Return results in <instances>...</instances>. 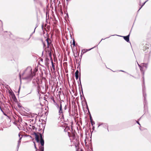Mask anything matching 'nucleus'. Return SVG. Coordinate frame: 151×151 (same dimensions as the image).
<instances>
[{
    "label": "nucleus",
    "instance_id": "obj_54",
    "mask_svg": "<svg viewBox=\"0 0 151 151\" xmlns=\"http://www.w3.org/2000/svg\"><path fill=\"white\" fill-rule=\"evenodd\" d=\"M20 88H19V90H18V92H19V91H20Z\"/></svg>",
    "mask_w": 151,
    "mask_h": 151
},
{
    "label": "nucleus",
    "instance_id": "obj_16",
    "mask_svg": "<svg viewBox=\"0 0 151 151\" xmlns=\"http://www.w3.org/2000/svg\"><path fill=\"white\" fill-rule=\"evenodd\" d=\"M12 98L13 99L14 101H17V99L14 94L12 96Z\"/></svg>",
    "mask_w": 151,
    "mask_h": 151
},
{
    "label": "nucleus",
    "instance_id": "obj_47",
    "mask_svg": "<svg viewBox=\"0 0 151 151\" xmlns=\"http://www.w3.org/2000/svg\"><path fill=\"white\" fill-rule=\"evenodd\" d=\"M88 113L89 114V115H90V114H91V113H90V112L89 110H88Z\"/></svg>",
    "mask_w": 151,
    "mask_h": 151
},
{
    "label": "nucleus",
    "instance_id": "obj_22",
    "mask_svg": "<svg viewBox=\"0 0 151 151\" xmlns=\"http://www.w3.org/2000/svg\"><path fill=\"white\" fill-rule=\"evenodd\" d=\"M90 122H91V125L92 126H93L94 124H95V122L93 121V120H92V121H90Z\"/></svg>",
    "mask_w": 151,
    "mask_h": 151
},
{
    "label": "nucleus",
    "instance_id": "obj_30",
    "mask_svg": "<svg viewBox=\"0 0 151 151\" xmlns=\"http://www.w3.org/2000/svg\"><path fill=\"white\" fill-rule=\"evenodd\" d=\"M142 70H141V71H142L143 72V73H144V71H145V70H144V68H143V67L142 66Z\"/></svg>",
    "mask_w": 151,
    "mask_h": 151
},
{
    "label": "nucleus",
    "instance_id": "obj_6",
    "mask_svg": "<svg viewBox=\"0 0 151 151\" xmlns=\"http://www.w3.org/2000/svg\"><path fill=\"white\" fill-rule=\"evenodd\" d=\"M59 110L58 111V113L60 115H61L62 116L61 118H63V119H64V116H65V112H63V111L62 104L61 103H60V107H59Z\"/></svg>",
    "mask_w": 151,
    "mask_h": 151
},
{
    "label": "nucleus",
    "instance_id": "obj_14",
    "mask_svg": "<svg viewBox=\"0 0 151 151\" xmlns=\"http://www.w3.org/2000/svg\"><path fill=\"white\" fill-rule=\"evenodd\" d=\"M35 2H36L40 6H42V3L39 0H36Z\"/></svg>",
    "mask_w": 151,
    "mask_h": 151
},
{
    "label": "nucleus",
    "instance_id": "obj_50",
    "mask_svg": "<svg viewBox=\"0 0 151 151\" xmlns=\"http://www.w3.org/2000/svg\"><path fill=\"white\" fill-rule=\"evenodd\" d=\"M82 53H81V57H82Z\"/></svg>",
    "mask_w": 151,
    "mask_h": 151
},
{
    "label": "nucleus",
    "instance_id": "obj_8",
    "mask_svg": "<svg viewBox=\"0 0 151 151\" xmlns=\"http://www.w3.org/2000/svg\"><path fill=\"white\" fill-rule=\"evenodd\" d=\"M79 82H78V86H80L81 88V91H82V95H83V96L84 99H85V98L83 96V89L82 88V85H81V73H80V77L79 78Z\"/></svg>",
    "mask_w": 151,
    "mask_h": 151
},
{
    "label": "nucleus",
    "instance_id": "obj_55",
    "mask_svg": "<svg viewBox=\"0 0 151 151\" xmlns=\"http://www.w3.org/2000/svg\"><path fill=\"white\" fill-rule=\"evenodd\" d=\"M33 33H32L30 35V36H31L33 34Z\"/></svg>",
    "mask_w": 151,
    "mask_h": 151
},
{
    "label": "nucleus",
    "instance_id": "obj_44",
    "mask_svg": "<svg viewBox=\"0 0 151 151\" xmlns=\"http://www.w3.org/2000/svg\"><path fill=\"white\" fill-rule=\"evenodd\" d=\"M27 136H29V137H30L31 138H32V137L31 136H30V135H28Z\"/></svg>",
    "mask_w": 151,
    "mask_h": 151
},
{
    "label": "nucleus",
    "instance_id": "obj_62",
    "mask_svg": "<svg viewBox=\"0 0 151 151\" xmlns=\"http://www.w3.org/2000/svg\"><path fill=\"white\" fill-rule=\"evenodd\" d=\"M66 0V1H68L69 0Z\"/></svg>",
    "mask_w": 151,
    "mask_h": 151
},
{
    "label": "nucleus",
    "instance_id": "obj_57",
    "mask_svg": "<svg viewBox=\"0 0 151 151\" xmlns=\"http://www.w3.org/2000/svg\"><path fill=\"white\" fill-rule=\"evenodd\" d=\"M41 60L42 61L43 60V59H42Z\"/></svg>",
    "mask_w": 151,
    "mask_h": 151
},
{
    "label": "nucleus",
    "instance_id": "obj_34",
    "mask_svg": "<svg viewBox=\"0 0 151 151\" xmlns=\"http://www.w3.org/2000/svg\"><path fill=\"white\" fill-rule=\"evenodd\" d=\"M136 121V123L138 124L140 126V124L139 123V122L137 121Z\"/></svg>",
    "mask_w": 151,
    "mask_h": 151
},
{
    "label": "nucleus",
    "instance_id": "obj_3",
    "mask_svg": "<svg viewBox=\"0 0 151 151\" xmlns=\"http://www.w3.org/2000/svg\"><path fill=\"white\" fill-rule=\"evenodd\" d=\"M142 47L143 50L145 51L147 49L149 50V51L147 50V52H145V53H150V50L149 49L150 46V45L148 42H144L143 43H142Z\"/></svg>",
    "mask_w": 151,
    "mask_h": 151
},
{
    "label": "nucleus",
    "instance_id": "obj_36",
    "mask_svg": "<svg viewBox=\"0 0 151 151\" xmlns=\"http://www.w3.org/2000/svg\"><path fill=\"white\" fill-rule=\"evenodd\" d=\"M106 37V38H105L104 39H102L101 40L100 42H99V44L101 42L102 40H105V39H106V38H108L109 37Z\"/></svg>",
    "mask_w": 151,
    "mask_h": 151
},
{
    "label": "nucleus",
    "instance_id": "obj_51",
    "mask_svg": "<svg viewBox=\"0 0 151 151\" xmlns=\"http://www.w3.org/2000/svg\"><path fill=\"white\" fill-rule=\"evenodd\" d=\"M35 148L36 149V148H36V146H35Z\"/></svg>",
    "mask_w": 151,
    "mask_h": 151
},
{
    "label": "nucleus",
    "instance_id": "obj_17",
    "mask_svg": "<svg viewBox=\"0 0 151 151\" xmlns=\"http://www.w3.org/2000/svg\"><path fill=\"white\" fill-rule=\"evenodd\" d=\"M39 149L41 151H44V146H41L40 147Z\"/></svg>",
    "mask_w": 151,
    "mask_h": 151
},
{
    "label": "nucleus",
    "instance_id": "obj_11",
    "mask_svg": "<svg viewBox=\"0 0 151 151\" xmlns=\"http://www.w3.org/2000/svg\"><path fill=\"white\" fill-rule=\"evenodd\" d=\"M46 40V41L47 44V47L48 48L49 47V45H50L51 43V41L48 38H47Z\"/></svg>",
    "mask_w": 151,
    "mask_h": 151
},
{
    "label": "nucleus",
    "instance_id": "obj_41",
    "mask_svg": "<svg viewBox=\"0 0 151 151\" xmlns=\"http://www.w3.org/2000/svg\"><path fill=\"white\" fill-rule=\"evenodd\" d=\"M76 80H78V77L75 76Z\"/></svg>",
    "mask_w": 151,
    "mask_h": 151
},
{
    "label": "nucleus",
    "instance_id": "obj_49",
    "mask_svg": "<svg viewBox=\"0 0 151 151\" xmlns=\"http://www.w3.org/2000/svg\"><path fill=\"white\" fill-rule=\"evenodd\" d=\"M82 53H81V57H82Z\"/></svg>",
    "mask_w": 151,
    "mask_h": 151
},
{
    "label": "nucleus",
    "instance_id": "obj_38",
    "mask_svg": "<svg viewBox=\"0 0 151 151\" xmlns=\"http://www.w3.org/2000/svg\"><path fill=\"white\" fill-rule=\"evenodd\" d=\"M100 123H99L98 124V127H99L100 126H101V125L100 124Z\"/></svg>",
    "mask_w": 151,
    "mask_h": 151
},
{
    "label": "nucleus",
    "instance_id": "obj_58",
    "mask_svg": "<svg viewBox=\"0 0 151 151\" xmlns=\"http://www.w3.org/2000/svg\"><path fill=\"white\" fill-rule=\"evenodd\" d=\"M19 76H20V77H21V75H20V74H19Z\"/></svg>",
    "mask_w": 151,
    "mask_h": 151
},
{
    "label": "nucleus",
    "instance_id": "obj_33",
    "mask_svg": "<svg viewBox=\"0 0 151 151\" xmlns=\"http://www.w3.org/2000/svg\"><path fill=\"white\" fill-rule=\"evenodd\" d=\"M67 109V107H66V105H65L64 108V110H66Z\"/></svg>",
    "mask_w": 151,
    "mask_h": 151
},
{
    "label": "nucleus",
    "instance_id": "obj_25",
    "mask_svg": "<svg viewBox=\"0 0 151 151\" xmlns=\"http://www.w3.org/2000/svg\"><path fill=\"white\" fill-rule=\"evenodd\" d=\"M38 24H37L36 25V27L35 28L34 30V32H32V33H35V29L36 28L38 27Z\"/></svg>",
    "mask_w": 151,
    "mask_h": 151
},
{
    "label": "nucleus",
    "instance_id": "obj_10",
    "mask_svg": "<svg viewBox=\"0 0 151 151\" xmlns=\"http://www.w3.org/2000/svg\"><path fill=\"white\" fill-rule=\"evenodd\" d=\"M44 129L43 130L42 133H38L37 134L38 135H39H39H40V140L44 139H43L44 136H43V135H42V134H43V133H44Z\"/></svg>",
    "mask_w": 151,
    "mask_h": 151
},
{
    "label": "nucleus",
    "instance_id": "obj_60",
    "mask_svg": "<svg viewBox=\"0 0 151 151\" xmlns=\"http://www.w3.org/2000/svg\"><path fill=\"white\" fill-rule=\"evenodd\" d=\"M53 101H54V102H55V101L54 100H53Z\"/></svg>",
    "mask_w": 151,
    "mask_h": 151
},
{
    "label": "nucleus",
    "instance_id": "obj_28",
    "mask_svg": "<svg viewBox=\"0 0 151 151\" xmlns=\"http://www.w3.org/2000/svg\"><path fill=\"white\" fill-rule=\"evenodd\" d=\"M90 121H92V120H93V119L91 114H90Z\"/></svg>",
    "mask_w": 151,
    "mask_h": 151
},
{
    "label": "nucleus",
    "instance_id": "obj_46",
    "mask_svg": "<svg viewBox=\"0 0 151 151\" xmlns=\"http://www.w3.org/2000/svg\"><path fill=\"white\" fill-rule=\"evenodd\" d=\"M42 29H43V24H42Z\"/></svg>",
    "mask_w": 151,
    "mask_h": 151
},
{
    "label": "nucleus",
    "instance_id": "obj_32",
    "mask_svg": "<svg viewBox=\"0 0 151 151\" xmlns=\"http://www.w3.org/2000/svg\"><path fill=\"white\" fill-rule=\"evenodd\" d=\"M19 146L20 145H17V151H18Z\"/></svg>",
    "mask_w": 151,
    "mask_h": 151
},
{
    "label": "nucleus",
    "instance_id": "obj_27",
    "mask_svg": "<svg viewBox=\"0 0 151 151\" xmlns=\"http://www.w3.org/2000/svg\"><path fill=\"white\" fill-rule=\"evenodd\" d=\"M85 102H86V109H87V110H89V109H88V105H87V102H86V100H85Z\"/></svg>",
    "mask_w": 151,
    "mask_h": 151
},
{
    "label": "nucleus",
    "instance_id": "obj_48",
    "mask_svg": "<svg viewBox=\"0 0 151 151\" xmlns=\"http://www.w3.org/2000/svg\"><path fill=\"white\" fill-rule=\"evenodd\" d=\"M80 97L81 99L82 98V95L81 94L80 95Z\"/></svg>",
    "mask_w": 151,
    "mask_h": 151
},
{
    "label": "nucleus",
    "instance_id": "obj_1",
    "mask_svg": "<svg viewBox=\"0 0 151 151\" xmlns=\"http://www.w3.org/2000/svg\"><path fill=\"white\" fill-rule=\"evenodd\" d=\"M32 68L31 67L28 66L27 67L22 74L25 75L24 79L31 80L35 76L36 73L37 71V69L35 68L33 71H32Z\"/></svg>",
    "mask_w": 151,
    "mask_h": 151
},
{
    "label": "nucleus",
    "instance_id": "obj_42",
    "mask_svg": "<svg viewBox=\"0 0 151 151\" xmlns=\"http://www.w3.org/2000/svg\"><path fill=\"white\" fill-rule=\"evenodd\" d=\"M70 109H69V111H68V113H69V115H70Z\"/></svg>",
    "mask_w": 151,
    "mask_h": 151
},
{
    "label": "nucleus",
    "instance_id": "obj_37",
    "mask_svg": "<svg viewBox=\"0 0 151 151\" xmlns=\"http://www.w3.org/2000/svg\"><path fill=\"white\" fill-rule=\"evenodd\" d=\"M18 107L19 108H20L21 107H22V106H21V105H18Z\"/></svg>",
    "mask_w": 151,
    "mask_h": 151
},
{
    "label": "nucleus",
    "instance_id": "obj_40",
    "mask_svg": "<svg viewBox=\"0 0 151 151\" xmlns=\"http://www.w3.org/2000/svg\"><path fill=\"white\" fill-rule=\"evenodd\" d=\"M75 76L78 77H79V74H75Z\"/></svg>",
    "mask_w": 151,
    "mask_h": 151
},
{
    "label": "nucleus",
    "instance_id": "obj_18",
    "mask_svg": "<svg viewBox=\"0 0 151 151\" xmlns=\"http://www.w3.org/2000/svg\"><path fill=\"white\" fill-rule=\"evenodd\" d=\"M149 0H147L140 7L139 9V10L138 11V12L139 11L140 9L144 5V4H145V3L147 1Z\"/></svg>",
    "mask_w": 151,
    "mask_h": 151
},
{
    "label": "nucleus",
    "instance_id": "obj_26",
    "mask_svg": "<svg viewBox=\"0 0 151 151\" xmlns=\"http://www.w3.org/2000/svg\"><path fill=\"white\" fill-rule=\"evenodd\" d=\"M21 140L19 139V140L18 141L17 145H20V144H21Z\"/></svg>",
    "mask_w": 151,
    "mask_h": 151
},
{
    "label": "nucleus",
    "instance_id": "obj_31",
    "mask_svg": "<svg viewBox=\"0 0 151 151\" xmlns=\"http://www.w3.org/2000/svg\"><path fill=\"white\" fill-rule=\"evenodd\" d=\"M32 128L33 129H35V130H36V129H37V128H35L34 126H32Z\"/></svg>",
    "mask_w": 151,
    "mask_h": 151
},
{
    "label": "nucleus",
    "instance_id": "obj_12",
    "mask_svg": "<svg viewBox=\"0 0 151 151\" xmlns=\"http://www.w3.org/2000/svg\"><path fill=\"white\" fill-rule=\"evenodd\" d=\"M49 61V60L48 58H46L45 60V65L47 67H48L49 63L48 61Z\"/></svg>",
    "mask_w": 151,
    "mask_h": 151
},
{
    "label": "nucleus",
    "instance_id": "obj_35",
    "mask_svg": "<svg viewBox=\"0 0 151 151\" xmlns=\"http://www.w3.org/2000/svg\"><path fill=\"white\" fill-rule=\"evenodd\" d=\"M49 56H50V57H51V52H50V53H49Z\"/></svg>",
    "mask_w": 151,
    "mask_h": 151
},
{
    "label": "nucleus",
    "instance_id": "obj_2",
    "mask_svg": "<svg viewBox=\"0 0 151 151\" xmlns=\"http://www.w3.org/2000/svg\"><path fill=\"white\" fill-rule=\"evenodd\" d=\"M143 84L142 85V93H143V96L144 98V108H145L146 105H147V101L146 100V94L145 92V81H144V76L143 77Z\"/></svg>",
    "mask_w": 151,
    "mask_h": 151
},
{
    "label": "nucleus",
    "instance_id": "obj_61",
    "mask_svg": "<svg viewBox=\"0 0 151 151\" xmlns=\"http://www.w3.org/2000/svg\"><path fill=\"white\" fill-rule=\"evenodd\" d=\"M68 133L69 134L70 133L69 132H68Z\"/></svg>",
    "mask_w": 151,
    "mask_h": 151
},
{
    "label": "nucleus",
    "instance_id": "obj_21",
    "mask_svg": "<svg viewBox=\"0 0 151 151\" xmlns=\"http://www.w3.org/2000/svg\"><path fill=\"white\" fill-rule=\"evenodd\" d=\"M137 64L138 65V66L139 67V68L140 69V70H142V66H141L140 65H139L138 63V62H137Z\"/></svg>",
    "mask_w": 151,
    "mask_h": 151
},
{
    "label": "nucleus",
    "instance_id": "obj_5",
    "mask_svg": "<svg viewBox=\"0 0 151 151\" xmlns=\"http://www.w3.org/2000/svg\"><path fill=\"white\" fill-rule=\"evenodd\" d=\"M4 37L5 38H9L13 40H14L15 38H13L14 36L10 32L5 31L4 32Z\"/></svg>",
    "mask_w": 151,
    "mask_h": 151
},
{
    "label": "nucleus",
    "instance_id": "obj_23",
    "mask_svg": "<svg viewBox=\"0 0 151 151\" xmlns=\"http://www.w3.org/2000/svg\"><path fill=\"white\" fill-rule=\"evenodd\" d=\"M42 43H43V48L44 49H46V48H45V47L46 46V45H45V44L43 42Z\"/></svg>",
    "mask_w": 151,
    "mask_h": 151
},
{
    "label": "nucleus",
    "instance_id": "obj_13",
    "mask_svg": "<svg viewBox=\"0 0 151 151\" xmlns=\"http://www.w3.org/2000/svg\"><path fill=\"white\" fill-rule=\"evenodd\" d=\"M103 127L105 128H107V129L108 131L109 132V129H108V125L106 123H104V124L103 125Z\"/></svg>",
    "mask_w": 151,
    "mask_h": 151
},
{
    "label": "nucleus",
    "instance_id": "obj_24",
    "mask_svg": "<svg viewBox=\"0 0 151 151\" xmlns=\"http://www.w3.org/2000/svg\"><path fill=\"white\" fill-rule=\"evenodd\" d=\"M119 71H121V72H124V73H127V74H128L129 75H130V76H132V77H133V76H132L131 74H129L128 73H127L126 72H125V71H123V70H120Z\"/></svg>",
    "mask_w": 151,
    "mask_h": 151
},
{
    "label": "nucleus",
    "instance_id": "obj_43",
    "mask_svg": "<svg viewBox=\"0 0 151 151\" xmlns=\"http://www.w3.org/2000/svg\"><path fill=\"white\" fill-rule=\"evenodd\" d=\"M104 123H100V124L101 125H101H103L104 124Z\"/></svg>",
    "mask_w": 151,
    "mask_h": 151
},
{
    "label": "nucleus",
    "instance_id": "obj_7",
    "mask_svg": "<svg viewBox=\"0 0 151 151\" xmlns=\"http://www.w3.org/2000/svg\"><path fill=\"white\" fill-rule=\"evenodd\" d=\"M130 36V33L127 36H122L123 37L124 39L127 42H129V37Z\"/></svg>",
    "mask_w": 151,
    "mask_h": 151
},
{
    "label": "nucleus",
    "instance_id": "obj_9",
    "mask_svg": "<svg viewBox=\"0 0 151 151\" xmlns=\"http://www.w3.org/2000/svg\"><path fill=\"white\" fill-rule=\"evenodd\" d=\"M148 64V62L146 63H142V66L143 67L144 70H146L147 69Z\"/></svg>",
    "mask_w": 151,
    "mask_h": 151
},
{
    "label": "nucleus",
    "instance_id": "obj_64",
    "mask_svg": "<svg viewBox=\"0 0 151 151\" xmlns=\"http://www.w3.org/2000/svg\"><path fill=\"white\" fill-rule=\"evenodd\" d=\"M92 151H93V150Z\"/></svg>",
    "mask_w": 151,
    "mask_h": 151
},
{
    "label": "nucleus",
    "instance_id": "obj_4",
    "mask_svg": "<svg viewBox=\"0 0 151 151\" xmlns=\"http://www.w3.org/2000/svg\"><path fill=\"white\" fill-rule=\"evenodd\" d=\"M35 135V139L37 142H40L42 146H44V139L40 140L39 135L35 132H34L32 134Z\"/></svg>",
    "mask_w": 151,
    "mask_h": 151
},
{
    "label": "nucleus",
    "instance_id": "obj_19",
    "mask_svg": "<svg viewBox=\"0 0 151 151\" xmlns=\"http://www.w3.org/2000/svg\"><path fill=\"white\" fill-rule=\"evenodd\" d=\"M93 48H90V49H84L83 50H84V51H86L85 52H83V53H84L88 51H89L90 50H91V49H93Z\"/></svg>",
    "mask_w": 151,
    "mask_h": 151
},
{
    "label": "nucleus",
    "instance_id": "obj_20",
    "mask_svg": "<svg viewBox=\"0 0 151 151\" xmlns=\"http://www.w3.org/2000/svg\"><path fill=\"white\" fill-rule=\"evenodd\" d=\"M73 46H75V45H76L75 42V40L74 39H73Z\"/></svg>",
    "mask_w": 151,
    "mask_h": 151
},
{
    "label": "nucleus",
    "instance_id": "obj_15",
    "mask_svg": "<svg viewBox=\"0 0 151 151\" xmlns=\"http://www.w3.org/2000/svg\"><path fill=\"white\" fill-rule=\"evenodd\" d=\"M51 63H52V68H53L54 70V71L55 70V66L53 63V61L52 60H51Z\"/></svg>",
    "mask_w": 151,
    "mask_h": 151
},
{
    "label": "nucleus",
    "instance_id": "obj_39",
    "mask_svg": "<svg viewBox=\"0 0 151 151\" xmlns=\"http://www.w3.org/2000/svg\"><path fill=\"white\" fill-rule=\"evenodd\" d=\"M22 135H21V137H19V140H21L22 138Z\"/></svg>",
    "mask_w": 151,
    "mask_h": 151
},
{
    "label": "nucleus",
    "instance_id": "obj_29",
    "mask_svg": "<svg viewBox=\"0 0 151 151\" xmlns=\"http://www.w3.org/2000/svg\"><path fill=\"white\" fill-rule=\"evenodd\" d=\"M75 74H79V71L78 70H77L75 72Z\"/></svg>",
    "mask_w": 151,
    "mask_h": 151
},
{
    "label": "nucleus",
    "instance_id": "obj_52",
    "mask_svg": "<svg viewBox=\"0 0 151 151\" xmlns=\"http://www.w3.org/2000/svg\"><path fill=\"white\" fill-rule=\"evenodd\" d=\"M94 128H95V127H94V126H93V128H92V129H94Z\"/></svg>",
    "mask_w": 151,
    "mask_h": 151
},
{
    "label": "nucleus",
    "instance_id": "obj_63",
    "mask_svg": "<svg viewBox=\"0 0 151 151\" xmlns=\"http://www.w3.org/2000/svg\"><path fill=\"white\" fill-rule=\"evenodd\" d=\"M0 21H1V20H0Z\"/></svg>",
    "mask_w": 151,
    "mask_h": 151
},
{
    "label": "nucleus",
    "instance_id": "obj_59",
    "mask_svg": "<svg viewBox=\"0 0 151 151\" xmlns=\"http://www.w3.org/2000/svg\"><path fill=\"white\" fill-rule=\"evenodd\" d=\"M67 15L68 16V14H67Z\"/></svg>",
    "mask_w": 151,
    "mask_h": 151
},
{
    "label": "nucleus",
    "instance_id": "obj_56",
    "mask_svg": "<svg viewBox=\"0 0 151 151\" xmlns=\"http://www.w3.org/2000/svg\"><path fill=\"white\" fill-rule=\"evenodd\" d=\"M140 127H141V126H140ZM139 129H140V130H141V128H140V127H139Z\"/></svg>",
    "mask_w": 151,
    "mask_h": 151
},
{
    "label": "nucleus",
    "instance_id": "obj_45",
    "mask_svg": "<svg viewBox=\"0 0 151 151\" xmlns=\"http://www.w3.org/2000/svg\"><path fill=\"white\" fill-rule=\"evenodd\" d=\"M21 135H21L20 134H18V136L19 137H21Z\"/></svg>",
    "mask_w": 151,
    "mask_h": 151
},
{
    "label": "nucleus",
    "instance_id": "obj_53",
    "mask_svg": "<svg viewBox=\"0 0 151 151\" xmlns=\"http://www.w3.org/2000/svg\"><path fill=\"white\" fill-rule=\"evenodd\" d=\"M43 52H44V51H43L42 52V55H43Z\"/></svg>",
    "mask_w": 151,
    "mask_h": 151
}]
</instances>
